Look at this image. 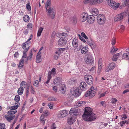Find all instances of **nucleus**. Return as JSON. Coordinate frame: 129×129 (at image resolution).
I'll list each match as a JSON object with an SVG mask.
<instances>
[{
	"instance_id": "obj_1",
	"label": "nucleus",
	"mask_w": 129,
	"mask_h": 129,
	"mask_svg": "<svg viewBox=\"0 0 129 129\" xmlns=\"http://www.w3.org/2000/svg\"><path fill=\"white\" fill-rule=\"evenodd\" d=\"M93 110L89 107V121L95 120L97 118V116L93 112Z\"/></svg>"
},
{
	"instance_id": "obj_2",
	"label": "nucleus",
	"mask_w": 129,
	"mask_h": 129,
	"mask_svg": "<svg viewBox=\"0 0 129 129\" xmlns=\"http://www.w3.org/2000/svg\"><path fill=\"white\" fill-rule=\"evenodd\" d=\"M70 91L71 93L76 97L79 96L81 94V92L80 91V89L78 87L72 88Z\"/></svg>"
},
{
	"instance_id": "obj_3",
	"label": "nucleus",
	"mask_w": 129,
	"mask_h": 129,
	"mask_svg": "<svg viewBox=\"0 0 129 129\" xmlns=\"http://www.w3.org/2000/svg\"><path fill=\"white\" fill-rule=\"evenodd\" d=\"M83 119L85 121H89V107H86L84 112L82 115Z\"/></svg>"
},
{
	"instance_id": "obj_4",
	"label": "nucleus",
	"mask_w": 129,
	"mask_h": 129,
	"mask_svg": "<svg viewBox=\"0 0 129 129\" xmlns=\"http://www.w3.org/2000/svg\"><path fill=\"white\" fill-rule=\"evenodd\" d=\"M108 5L114 9H116L119 7V3H117L113 1H110L108 2Z\"/></svg>"
},
{
	"instance_id": "obj_5",
	"label": "nucleus",
	"mask_w": 129,
	"mask_h": 129,
	"mask_svg": "<svg viewBox=\"0 0 129 129\" xmlns=\"http://www.w3.org/2000/svg\"><path fill=\"white\" fill-rule=\"evenodd\" d=\"M97 20L98 23L100 25H103L105 23V17H97Z\"/></svg>"
},
{
	"instance_id": "obj_6",
	"label": "nucleus",
	"mask_w": 129,
	"mask_h": 129,
	"mask_svg": "<svg viewBox=\"0 0 129 129\" xmlns=\"http://www.w3.org/2000/svg\"><path fill=\"white\" fill-rule=\"evenodd\" d=\"M96 90L92 86L90 88L89 90V98H91L93 97L95 94Z\"/></svg>"
},
{
	"instance_id": "obj_7",
	"label": "nucleus",
	"mask_w": 129,
	"mask_h": 129,
	"mask_svg": "<svg viewBox=\"0 0 129 129\" xmlns=\"http://www.w3.org/2000/svg\"><path fill=\"white\" fill-rule=\"evenodd\" d=\"M90 12L91 15H89V16H96L99 14L98 10L96 8H91L90 10Z\"/></svg>"
},
{
	"instance_id": "obj_8",
	"label": "nucleus",
	"mask_w": 129,
	"mask_h": 129,
	"mask_svg": "<svg viewBox=\"0 0 129 129\" xmlns=\"http://www.w3.org/2000/svg\"><path fill=\"white\" fill-rule=\"evenodd\" d=\"M66 42V40L64 37H61L58 41V45L60 46H63L65 44Z\"/></svg>"
},
{
	"instance_id": "obj_9",
	"label": "nucleus",
	"mask_w": 129,
	"mask_h": 129,
	"mask_svg": "<svg viewBox=\"0 0 129 129\" xmlns=\"http://www.w3.org/2000/svg\"><path fill=\"white\" fill-rule=\"evenodd\" d=\"M103 0H89V4L92 5L99 4L102 3Z\"/></svg>"
},
{
	"instance_id": "obj_10",
	"label": "nucleus",
	"mask_w": 129,
	"mask_h": 129,
	"mask_svg": "<svg viewBox=\"0 0 129 129\" xmlns=\"http://www.w3.org/2000/svg\"><path fill=\"white\" fill-rule=\"evenodd\" d=\"M102 67V60L100 58L98 61V73H100Z\"/></svg>"
},
{
	"instance_id": "obj_11",
	"label": "nucleus",
	"mask_w": 129,
	"mask_h": 129,
	"mask_svg": "<svg viewBox=\"0 0 129 129\" xmlns=\"http://www.w3.org/2000/svg\"><path fill=\"white\" fill-rule=\"evenodd\" d=\"M48 8V9L47 8V9H46L47 12L50 15L52 14H51L52 16H55V12L53 9L50 7Z\"/></svg>"
},
{
	"instance_id": "obj_12",
	"label": "nucleus",
	"mask_w": 129,
	"mask_h": 129,
	"mask_svg": "<svg viewBox=\"0 0 129 129\" xmlns=\"http://www.w3.org/2000/svg\"><path fill=\"white\" fill-rule=\"evenodd\" d=\"M86 84L84 82H82L80 85V88L81 90L84 91L86 89Z\"/></svg>"
},
{
	"instance_id": "obj_13",
	"label": "nucleus",
	"mask_w": 129,
	"mask_h": 129,
	"mask_svg": "<svg viewBox=\"0 0 129 129\" xmlns=\"http://www.w3.org/2000/svg\"><path fill=\"white\" fill-rule=\"evenodd\" d=\"M89 46L92 50L95 47V45L94 42L92 40L91 38H89Z\"/></svg>"
},
{
	"instance_id": "obj_14",
	"label": "nucleus",
	"mask_w": 129,
	"mask_h": 129,
	"mask_svg": "<svg viewBox=\"0 0 129 129\" xmlns=\"http://www.w3.org/2000/svg\"><path fill=\"white\" fill-rule=\"evenodd\" d=\"M41 52L39 51L38 53H37L36 58V60L37 61V63H39L41 62Z\"/></svg>"
},
{
	"instance_id": "obj_15",
	"label": "nucleus",
	"mask_w": 129,
	"mask_h": 129,
	"mask_svg": "<svg viewBox=\"0 0 129 129\" xmlns=\"http://www.w3.org/2000/svg\"><path fill=\"white\" fill-rule=\"evenodd\" d=\"M94 60L93 56L90 55V56L89 57V66L92 65L93 66V65H95L94 62Z\"/></svg>"
},
{
	"instance_id": "obj_16",
	"label": "nucleus",
	"mask_w": 129,
	"mask_h": 129,
	"mask_svg": "<svg viewBox=\"0 0 129 129\" xmlns=\"http://www.w3.org/2000/svg\"><path fill=\"white\" fill-rule=\"evenodd\" d=\"M68 113V112L67 111L65 110H62L60 112V114L61 116H60V118L64 117L67 115Z\"/></svg>"
},
{
	"instance_id": "obj_17",
	"label": "nucleus",
	"mask_w": 129,
	"mask_h": 129,
	"mask_svg": "<svg viewBox=\"0 0 129 129\" xmlns=\"http://www.w3.org/2000/svg\"><path fill=\"white\" fill-rule=\"evenodd\" d=\"M93 65V66L91 65L89 67V68L91 69H89V73L93 74L94 73L95 70V65Z\"/></svg>"
},
{
	"instance_id": "obj_18",
	"label": "nucleus",
	"mask_w": 129,
	"mask_h": 129,
	"mask_svg": "<svg viewBox=\"0 0 129 129\" xmlns=\"http://www.w3.org/2000/svg\"><path fill=\"white\" fill-rule=\"evenodd\" d=\"M88 48L86 46L84 47L81 49V53L83 54H85L88 52Z\"/></svg>"
},
{
	"instance_id": "obj_19",
	"label": "nucleus",
	"mask_w": 129,
	"mask_h": 129,
	"mask_svg": "<svg viewBox=\"0 0 129 129\" xmlns=\"http://www.w3.org/2000/svg\"><path fill=\"white\" fill-rule=\"evenodd\" d=\"M78 112V110L77 109L72 108L70 110L69 113L70 114H72L73 115H76Z\"/></svg>"
},
{
	"instance_id": "obj_20",
	"label": "nucleus",
	"mask_w": 129,
	"mask_h": 129,
	"mask_svg": "<svg viewBox=\"0 0 129 129\" xmlns=\"http://www.w3.org/2000/svg\"><path fill=\"white\" fill-rule=\"evenodd\" d=\"M117 16H129V11H127L117 15Z\"/></svg>"
},
{
	"instance_id": "obj_21",
	"label": "nucleus",
	"mask_w": 129,
	"mask_h": 129,
	"mask_svg": "<svg viewBox=\"0 0 129 129\" xmlns=\"http://www.w3.org/2000/svg\"><path fill=\"white\" fill-rule=\"evenodd\" d=\"M5 118L9 122H10L15 117V115H12L9 116L8 115H6L5 116Z\"/></svg>"
},
{
	"instance_id": "obj_22",
	"label": "nucleus",
	"mask_w": 129,
	"mask_h": 129,
	"mask_svg": "<svg viewBox=\"0 0 129 129\" xmlns=\"http://www.w3.org/2000/svg\"><path fill=\"white\" fill-rule=\"evenodd\" d=\"M72 44L73 47L76 48L78 46V41L75 38L73 39L72 42Z\"/></svg>"
},
{
	"instance_id": "obj_23",
	"label": "nucleus",
	"mask_w": 129,
	"mask_h": 129,
	"mask_svg": "<svg viewBox=\"0 0 129 129\" xmlns=\"http://www.w3.org/2000/svg\"><path fill=\"white\" fill-rule=\"evenodd\" d=\"M61 78L59 77H56L54 81V83L55 85H57L61 81Z\"/></svg>"
},
{
	"instance_id": "obj_24",
	"label": "nucleus",
	"mask_w": 129,
	"mask_h": 129,
	"mask_svg": "<svg viewBox=\"0 0 129 129\" xmlns=\"http://www.w3.org/2000/svg\"><path fill=\"white\" fill-rule=\"evenodd\" d=\"M122 59H129V52H126L124 53L122 55Z\"/></svg>"
},
{
	"instance_id": "obj_25",
	"label": "nucleus",
	"mask_w": 129,
	"mask_h": 129,
	"mask_svg": "<svg viewBox=\"0 0 129 129\" xmlns=\"http://www.w3.org/2000/svg\"><path fill=\"white\" fill-rule=\"evenodd\" d=\"M68 123L69 124H72L74 122V120L72 117H68Z\"/></svg>"
},
{
	"instance_id": "obj_26",
	"label": "nucleus",
	"mask_w": 129,
	"mask_h": 129,
	"mask_svg": "<svg viewBox=\"0 0 129 129\" xmlns=\"http://www.w3.org/2000/svg\"><path fill=\"white\" fill-rule=\"evenodd\" d=\"M60 53L59 52L57 51H56L54 54V58L56 60H57L58 59L59 57Z\"/></svg>"
},
{
	"instance_id": "obj_27",
	"label": "nucleus",
	"mask_w": 129,
	"mask_h": 129,
	"mask_svg": "<svg viewBox=\"0 0 129 129\" xmlns=\"http://www.w3.org/2000/svg\"><path fill=\"white\" fill-rule=\"evenodd\" d=\"M23 88L22 87H20L18 90V93L19 95H21L23 93Z\"/></svg>"
},
{
	"instance_id": "obj_28",
	"label": "nucleus",
	"mask_w": 129,
	"mask_h": 129,
	"mask_svg": "<svg viewBox=\"0 0 129 129\" xmlns=\"http://www.w3.org/2000/svg\"><path fill=\"white\" fill-rule=\"evenodd\" d=\"M51 72H49L48 74L47 80L45 82L46 84H47L49 83V81L51 78Z\"/></svg>"
},
{
	"instance_id": "obj_29",
	"label": "nucleus",
	"mask_w": 129,
	"mask_h": 129,
	"mask_svg": "<svg viewBox=\"0 0 129 129\" xmlns=\"http://www.w3.org/2000/svg\"><path fill=\"white\" fill-rule=\"evenodd\" d=\"M85 103L86 102L85 101H79V102L77 103L76 105L78 107L82 105H84Z\"/></svg>"
},
{
	"instance_id": "obj_30",
	"label": "nucleus",
	"mask_w": 129,
	"mask_h": 129,
	"mask_svg": "<svg viewBox=\"0 0 129 129\" xmlns=\"http://www.w3.org/2000/svg\"><path fill=\"white\" fill-rule=\"evenodd\" d=\"M115 64L114 63H112L109 64V66L111 70L113 69L115 67Z\"/></svg>"
},
{
	"instance_id": "obj_31",
	"label": "nucleus",
	"mask_w": 129,
	"mask_h": 129,
	"mask_svg": "<svg viewBox=\"0 0 129 129\" xmlns=\"http://www.w3.org/2000/svg\"><path fill=\"white\" fill-rule=\"evenodd\" d=\"M43 29V28L40 27L38 30L37 34V36L38 37H39L40 36Z\"/></svg>"
},
{
	"instance_id": "obj_32",
	"label": "nucleus",
	"mask_w": 129,
	"mask_h": 129,
	"mask_svg": "<svg viewBox=\"0 0 129 129\" xmlns=\"http://www.w3.org/2000/svg\"><path fill=\"white\" fill-rule=\"evenodd\" d=\"M123 18V17H115L114 20L115 21L120 20Z\"/></svg>"
},
{
	"instance_id": "obj_33",
	"label": "nucleus",
	"mask_w": 129,
	"mask_h": 129,
	"mask_svg": "<svg viewBox=\"0 0 129 129\" xmlns=\"http://www.w3.org/2000/svg\"><path fill=\"white\" fill-rule=\"evenodd\" d=\"M89 85H91L93 83V79L92 76L90 75H89Z\"/></svg>"
},
{
	"instance_id": "obj_34",
	"label": "nucleus",
	"mask_w": 129,
	"mask_h": 129,
	"mask_svg": "<svg viewBox=\"0 0 129 129\" xmlns=\"http://www.w3.org/2000/svg\"><path fill=\"white\" fill-rule=\"evenodd\" d=\"M51 0H47L45 4L46 9H47L49 6H50L51 5Z\"/></svg>"
},
{
	"instance_id": "obj_35",
	"label": "nucleus",
	"mask_w": 129,
	"mask_h": 129,
	"mask_svg": "<svg viewBox=\"0 0 129 129\" xmlns=\"http://www.w3.org/2000/svg\"><path fill=\"white\" fill-rule=\"evenodd\" d=\"M26 45L25 43H23L22 45V48L24 50H26V51H27L29 49V47L26 48Z\"/></svg>"
},
{
	"instance_id": "obj_36",
	"label": "nucleus",
	"mask_w": 129,
	"mask_h": 129,
	"mask_svg": "<svg viewBox=\"0 0 129 129\" xmlns=\"http://www.w3.org/2000/svg\"><path fill=\"white\" fill-rule=\"evenodd\" d=\"M118 50V48H115V47H114L112 49L110 52L112 54H114L115 53V52Z\"/></svg>"
},
{
	"instance_id": "obj_37",
	"label": "nucleus",
	"mask_w": 129,
	"mask_h": 129,
	"mask_svg": "<svg viewBox=\"0 0 129 129\" xmlns=\"http://www.w3.org/2000/svg\"><path fill=\"white\" fill-rule=\"evenodd\" d=\"M48 100L50 101H56L57 99L56 98H55L53 96H51L49 98Z\"/></svg>"
},
{
	"instance_id": "obj_38",
	"label": "nucleus",
	"mask_w": 129,
	"mask_h": 129,
	"mask_svg": "<svg viewBox=\"0 0 129 129\" xmlns=\"http://www.w3.org/2000/svg\"><path fill=\"white\" fill-rule=\"evenodd\" d=\"M61 91H62V94H64V92L65 91V90L66 89V86L64 85H62L61 86Z\"/></svg>"
},
{
	"instance_id": "obj_39",
	"label": "nucleus",
	"mask_w": 129,
	"mask_h": 129,
	"mask_svg": "<svg viewBox=\"0 0 129 129\" xmlns=\"http://www.w3.org/2000/svg\"><path fill=\"white\" fill-rule=\"evenodd\" d=\"M90 21L89 22V23H92L95 20V18L94 17H90L89 19Z\"/></svg>"
},
{
	"instance_id": "obj_40",
	"label": "nucleus",
	"mask_w": 129,
	"mask_h": 129,
	"mask_svg": "<svg viewBox=\"0 0 129 129\" xmlns=\"http://www.w3.org/2000/svg\"><path fill=\"white\" fill-rule=\"evenodd\" d=\"M78 36L79 38L83 42L85 43H86V42L85 40L79 34H78Z\"/></svg>"
},
{
	"instance_id": "obj_41",
	"label": "nucleus",
	"mask_w": 129,
	"mask_h": 129,
	"mask_svg": "<svg viewBox=\"0 0 129 129\" xmlns=\"http://www.w3.org/2000/svg\"><path fill=\"white\" fill-rule=\"evenodd\" d=\"M124 3L123 6H125L128 5L129 4V0H123Z\"/></svg>"
},
{
	"instance_id": "obj_42",
	"label": "nucleus",
	"mask_w": 129,
	"mask_h": 129,
	"mask_svg": "<svg viewBox=\"0 0 129 129\" xmlns=\"http://www.w3.org/2000/svg\"><path fill=\"white\" fill-rule=\"evenodd\" d=\"M40 120L41 122H42L44 123L45 122V119L44 118V116L41 115L40 118Z\"/></svg>"
},
{
	"instance_id": "obj_43",
	"label": "nucleus",
	"mask_w": 129,
	"mask_h": 129,
	"mask_svg": "<svg viewBox=\"0 0 129 129\" xmlns=\"http://www.w3.org/2000/svg\"><path fill=\"white\" fill-rule=\"evenodd\" d=\"M32 51L31 50L30 52V54L29 56L27 58V61L28 60H31V57L33 55V54L32 53Z\"/></svg>"
},
{
	"instance_id": "obj_44",
	"label": "nucleus",
	"mask_w": 129,
	"mask_h": 129,
	"mask_svg": "<svg viewBox=\"0 0 129 129\" xmlns=\"http://www.w3.org/2000/svg\"><path fill=\"white\" fill-rule=\"evenodd\" d=\"M15 101L16 102H19L20 100V96L18 95H17L15 96Z\"/></svg>"
},
{
	"instance_id": "obj_45",
	"label": "nucleus",
	"mask_w": 129,
	"mask_h": 129,
	"mask_svg": "<svg viewBox=\"0 0 129 129\" xmlns=\"http://www.w3.org/2000/svg\"><path fill=\"white\" fill-rule=\"evenodd\" d=\"M5 127V125L4 123H0V129H6Z\"/></svg>"
},
{
	"instance_id": "obj_46",
	"label": "nucleus",
	"mask_w": 129,
	"mask_h": 129,
	"mask_svg": "<svg viewBox=\"0 0 129 129\" xmlns=\"http://www.w3.org/2000/svg\"><path fill=\"white\" fill-rule=\"evenodd\" d=\"M29 19V17H23V20L26 22H28Z\"/></svg>"
},
{
	"instance_id": "obj_47",
	"label": "nucleus",
	"mask_w": 129,
	"mask_h": 129,
	"mask_svg": "<svg viewBox=\"0 0 129 129\" xmlns=\"http://www.w3.org/2000/svg\"><path fill=\"white\" fill-rule=\"evenodd\" d=\"M16 110L15 111H8V114H15L17 112Z\"/></svg>"
},
{
	"instance_id": "obj_48",
	"label": "nucleus",
	"mask_w": 129,
	"mask_h": 129,
	"mask_svg": "<svg viewBox=\"0 0 129 129\" xmlns=\"http://www.w3.org/2000/svg\"><path fill=\"white\" fill-rule=\"evenodd\" d=\"M18 104H17V105L11 106L10 108H11V110H14L17 109L18 108Z\"/></svg>"
},
{
	"instance_id": "obj_49",
	"label": "nucleus",
	"mask_w": 129,
	"mask_h": 129,
	"mask_svg": "<svg viewBox=\"0 0 129 129\" xmlns=\"http://www.w3.org/2000/svg\"><path fill=\"white\" fill-rule=\"evenodd\" d=\"M72 22L74 24H75L77 22V20L75 17H73L72 19Z\"/></svg>"
},
{
	"instance_id": "obj_50",
	"label": "nucleus",
	"mask_w": 129,
	"mask_h": 129,
	"mask_svg": "<svg viewBox=\"0 0 129 129\" xmlns=\"http://www.w3.org/2000/svg\"><path fill=\"white\" fill-rule=\"evenodd\" d=\"M88 55V54L86 55L85 56V60H86V62L87 63H89V58Z\"/></svg>"
},
{
	"instance_id": "obj_51",
	"label": "nucleus",
	"mask_w": 129,
	"mask_h": 129,
	"mask_svg": "<svg viewBox=\"0 0 129 129\" xmlns=\"http://www.w3.org/2000/svg\"><path fill=\"white\" fill-rule=\"evenodd\" d=\"M27 52V51H26V50L23 51V56L22 57L21 59L26 58V57L27 54L26 52Z\"/></svg>"
},
{
	"instance_id": "obj_52",
	"label": "nucleus",
	"mask_w": 129,
	"mask_h": 129,
	"mask_svg": "<svg viewBox=\"0 0 129 129\" xmlns=\"http://www.w3.org/2000/svg\"><path fill=\"white\" fill-rule=\"evenodd\" d=\"M49 72H51V74H53L54 75L56 73L55 68H53L52 69L51 71H50Z\"/></svg>"
},
{
	"instance_id": "obj_53",
	"label": "nucleus",
	"mask_w": 129,
	"mask_h": 129,
	"mask_svg": "<svg viewBox=\"0 0 129 129\" xmlns=\"http://www.w3.org/2000/svg\"><path fill=\"white\" fill-rule=\"evenodd\" d=\"M117 101V99L115 98H113L112 99V101L111 103H112L115 104L116 103V102Z\"/></svg>"
},
{
	"instance_id": "obj_54",
	"label": "nucleus",
	"mask_w": 129,
	"mask_h": 129,
	"mask_svg": "<svg viewBox=\"0 0 129 129\" xmlns=\"http://www.w3.org/2000/svg\"><path fill=\"white\" fill-rule=\"evenodd\" d=\"M111 42L112 44L113 45H114L116 42L115 38H113Z\"/></svg>"
},
{
	"instance_id": "obj_55",
	"label": "nucleus",
	"mask_w": 129,
	"mask_h": 129,
	"mask_svg": "<svg viewBox=\"0 0 129 129\" xmlns=\"http://www.w3.org/2000/svg\"><path fill=\"white\" fill-rule=\"evenodd\" d=\"M65 50V48H61L59 49L57 51L59 52L60 53L61 52H62L63 51H64Z\"/></svg>"
},
{
	"instance_id": "obj_56",
	"label": "nucleus",
	"mask_w": 129,
	"mask_h": 129,
	"mask_svg": "<svg viewBox=\"0 0 129 129\" xmlns=\"http://www.w3.org/2000/svg\"><path fill=\"white\" fill-rule=\"evenodd\" d=\"M84 79L86 82L88 83V82H87V81L89 80L88 75H85Z\"/></svg>"
},
{
	"instance_id": "obj_57",
	"label": "nucleus",
	"mask_w": 129,
	"mask_h": 129,
	"mask_svg": "<svg viewBox=\"0 0 129 129\" xmlns=\"http://www.w3.org/2000/svg\"><path fill=\"white\" fill-rule=\"evenodd\" d=\"M116 57H117V56H116L115 55L113 56L112 58V59L113 61H116L117 60L118 58Z\"/></svg>"
},
{
	"instance_id": "obj_58",
	"label": "nucleus",
	"mask_w": 129,
	"mask_h": 129,
	"mask_svg": "<svg viewBox=\"0 0 129 129\" xmlns=\"http://www.w3.org/2000/svg\"><path fill=\"white\" fill-rule=\"evenodd\" d=\"M56 128V126L55 124L53 123L51 126V129H55Z\"/></svg>"
},
{
	"instance_id": "obj_59",
	"label": "nucleus",
	"mask_w": 129,
	"mask_h": 129,
	"mask_svg": "<svg viewBox=\"0 0 129 129\" xmlns=\"http://www.w3.org/2000/svg\"><path fill=\"white\" fill-rule=\"evenodd\" d=\"M30 88L31 89L30 90L31 92L34 94L35 92L34 91V88L32 86H31Z\"/></svg>"
},
{
	"instance_id": "obj_60",
	"label": "nucleus",
	"mask_w": 129,
	"mask_h": 129,
	"mask_svg": "<svg viewBox=\"0 0 129 129\" xmlns=\"http://www.w3.org/2000/svg\"><path fill=\"white\" fill-rule=\"evenodd\" d=\"M26 85V83L25 82L23 81L21 82V83L20 84V86L21 87L22 85L23 86V85Z\"/></svg>"
},
{
	"instance_id": "obj_61",
	"label": "nucleus",
	"mask_w": 129,
	"mask_h": 129,
	"mask_svg": "<svg viewBox=\"0 0 129 129\" xmlns=\"http://www.w3.org/2000/svg\"><path fill=\"white\" fill-rule=\"evenodd\" d=\"M110 70H111L110 69L109 66L106 67L105 69L106 72H108Z\"/></svg>"
},
{
	"instance_id": "obj_62",
	"label": "nucleus",
	"mask_w": 129,
	"mask_h": 129,
	"mask_svg": "<svg viewBox=\"0 0 129 129\" xmlns=\"http://www.w3.org/2000/svg\"><path fill=\"white\" fill-rule=\"evenodd\" d=\"M106 93V92H105L101 93L100 95V96L99 97V98H100L101 97H102L104 96L105 95V94Z\"/></svg>"
},
{
	"instance_id": "obj_63",
	"label": "nucleus",
	"mask_w": 129,
	"mask_h": 129,
	"mask_svg": "<svg viewBox=\"0 0 129 129\" xmlns=\"http://www.w3.org/2000/svg\"><path fill=\"white\" fill-rule=\"evenodd\" d=\"M27 9L28 10H31V7L30 5L27 4L26 5Z\"/></svg>"
},
{
	"instance_id": "obj_64",
	"label": "nucleus",
	"mask_w": 129,
	"mask_h": 129,
	"mask_svg": "<svg viewBox=\"0 0 129 129\" xmlns=\"http://www.w3.org/2000/svg\"><path fill=\"white\" fill-rule=\"evenodd\" d=\"M27 27L28 28H30L32 27V24L31 23H29L27 25Z\"/></svg>"
}]
</instances>
